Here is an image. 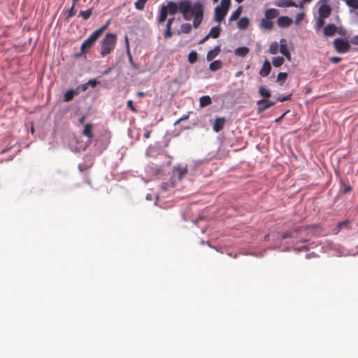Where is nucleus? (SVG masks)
Returning <instances> with one entry per match:
<instances>
[{
  "label": "nucleus",
  "instance_id": "obj_19",
  "mask_svg": "<svg viewBox=\"0 0 358 358\" xmlns=\"http://www.w3.org/2000/svg\"><path fill=\"white\" fill-rule=\"evenodd\" d=\"M212 103L211 99L209 96L206 95L200 97L199 99V105L201 108H204L210 105Z\"/></svg>",
  "mask_w": 358,
  "mask_h": 358
},
{
  "label": "nucleus",
  "instance_id": "obj_53",
  "mask_svg": "<svg viewBox=\"0 0 358 358\" xmlns=\"http://www.w3.org/2000/svg\"><path fill=\"white\" fill-rule=\"evenodd\" d=\"M85 116H84V115H83V116H82V117L79 119L78 122H79V123H80V124H83L85 122Z\"/></svg>",
  "mask_w": 358,
  "mask_h": 358
},
{
  "label": "nucleus",
  "instance_id": "obj_32",
  "mask_svg": "<svg viewBox=\"0 0 358 358\" xmlns=\"http://www.w3.org/2000/svg\"><path fill=\"white\" fill-rule=\"evenodd\" d=\"M279 50V45L277 42H273L269 47V52L272 55H275Z\"/></svg>",
  "mask_w": 358,
  "mask_h": 358
},
{
  "label": "nucleus",
  "instance_id": "obj_64",
  "mask_svg": "<svg viewBox=\"0 0 358 358\" xmlns=\"http://www.w3.org/2000/svg\"><path fill=\"white\" fill-rule=\"evenodd\" d=\"M343 31H339V34H343Z\"/></svg>",
  "mask_w": 358,
  "mask_h": 358
},
{
  "label": "nucleus",
  "instance_id": "obj_30",
  "mask_svg": "<svg viewBox=\"0 0 358 358\" xmlns=\"http://www.w3.org/2000/svg\"><path fill=\"white\" fill-rule=\"evenodd\" d=\"M350 8L358 10V0H343Z\"/></svg>",
  "mask_w": 358,
  "mask_h": 358
},
{
  "label": "nucleus",
  "instance_id": "obj_8",
  "mask_svg": "<svg viewBox=\"0 0 358 358\" xmlns=\"http://www.w3.org/2000/svg\"><path fill=\"white\" fill-rule=\"evenodd\" d=\"M292 19L287 16H281L277 20V24L280 27H287L292 24Z\"/></svg>",
  "mask_w": 358,
  "mask_h": 358
},
{
  "label": "nucleus",
  "instance_id": "obj_59",
  "mask_svg": "<svg viewBox=\"0 0 358 358\" xmlns=\"http://www.w3.org/2000/svg\"><path fill=\"white\" fill-rule=\"evenodd\" d=\"M110 71V69H108V70H106L105 72H104V74H106L108 73H109Z\"/></svg>",
  "mask_w": 358,
  "mask_h": 358
},
{
  "label": "nucleus",
  "instance_id": "obj_1",
  "mask_svg": "<svg viewBox=\"0 0 358 358\" xmlns=\"http://www.w3.org/2000/svg\"><path fill=\"white\" fill-rule=\"evenodd\" d=\"M180 12L185 20L193 18V27L197 29L203 18V6L197 1L192 4L189 0L181 1L179 3L169 1L166 5L162 6L158 17L159 24L165 22L168 15H174Z\"/></svg>",
  "mask_w": 358,
  "mask_h": 358
},
{
  "label": "nucleus",
  "instance_id": "obj_29",
  "mask_svg": "<svg viewBox=\"0 0 358 358\" xmlns=\"http://www.w3.org/2000/svg\"><path fill=\"white\" fill-rule=\"evenodd\" d=\"M92 13V9L89 8L86 10H80L79 15L81 16L84 20H87L90 17Z\"/></svg>",
  "mask_w": 358,
  "mask_h": 358
},
{
  "label": "nucleus",
  "instance_id": "obj_26",
  "mask_svg": "<svg viewBox=\"0 0 358 358\" xmlns=\"http://www.w3.org/2000/svg\"><path fill=\"white\" fill-rule=\"evenodd\" d=\"M192 30V25L190 23H184L181 24L180 29L178 31V34L183 33V34H188Z\"/></svg>",
  "mask_w": 358,
  "mask_h": 358
},
{
  "label": "nucleus",
  "instance_id": "obj_10",
  "mask_svg": "<svg viewBox=\"0 0 358 358\" xmlns=\"http://www.w3.org/2000/svg\"><path fill=\"white\" fill-rule=\"evenodd\" d=\"M221 48L220 46H215L213 50L208 51L206 55V59L210 62L213 60L220 52Z\"/></svg>",
  "mask_w": 358,
  "mask_h": 358
},
{
  "label": "nucleus",
  "instance_id": "obj_2",
  "mask_svg": "<svg viewBox=\"0 0 358 358\" xmlns=\"http://www.w3.org/2000/svg\"><path fill=\"white\" fill-rule=\"evenodd\" d=\"M108 24L109 22H107L106 24L94 31L86 40L83 41L80 48L82 53H86L90 50V49L94 45L96 41L107 28Z\"/></svg>",
  "mask_w": 358,
  "mask_h": 358
},
{
  "label": "nucleus",
  "instance_id": "obj_42",
  "mask_svg": "<svg viewBox=\"0 0 358 358\" xmlns=\"http://www.w3.org/2000/svg\"><path fill=\"white\" fill-rule=\"evenodd\" d=\"M303 17H304L303 13H299L296 16L295 23L299 24L303 19Z\"/></svg>",
  "mask_w": 358,
  "mask_h": 358
},
{
  "label": "nucleus",
  "instance_id": "obj_12",
  "mask_svg": "<svg viewBox=\"0 0 358 358\" xmlns=\"http://www.w3.org/2000/svg\"><path fill=\"white\" fill-rule=\"evenodd\" d=\"M337 27L334 24H329L324 28L323 33L326 36H331L336 32Z\"/></svg>",
  "mask_w": 358,
  "mask_h": 358
},
{
  "label": "nucleus",
  "instance_id": "obj_50",
  "mask_svg": "<svg viewBox=\"0 0 358 358\" xmlns=\"http://www.w3.org/2000/svg\"><path fill=\"white\" fill-rule=\"evenodd\" d=\"M352 189V187L350 186V185H348V186H345V189H344V193L345 194H347L349 192H350Z\"/></svg>",
  "mask_w": 358,
  "mask_h": 358
},
{
  "label": "nucleus",
  "instance_id": "obj_56",
  "mask_svg": "<svg viewBox=\"0 0 358 358\" xmlns=\"http://www.w3.org/2000/svg\"><path fill=\"white\" fill-rule=\"evenodd\" d=\"M286 113H283L280 117H279L278 118H277L275 120V122H279L282 120V119L284 117V116L285 115Z\"/></svg>",
  "mask_w": 358,
  "mask_h": 358
},
{
  "label": "nucleus",
  "instance_id": "obj_49",
  "mask_svg": "<svg viewBox=\"0 0 358 358\" xmlns=\"http://www.w3.org/2000/svg\"><path fill=\"white\" fill-rule=\"evenodd\" d=\"M210 38V36L208 35H206L204 38H203L199 42V44H203L204 43L208 38Z\"/></svg>",
  "mask_w": 358,
  "mask_h": 358
},
{
  "label": "nucleus",
  "instance_id": "obj_41",
  "mask_svg": "<svg viewBox=\"0 0 358 358\" xmlns=\"http://www.w3.org/2000/svg\"><path fill=\"white\" fill-rule=\"evenodd\" d=\"M291 96H292V94H289V95L284 96H279V97H278L277 101H280V102H284L286 101H289L291 99Z\"/></svg>",
  "mask_w": 358,
  "mask_h": 358
},
{
  "label": "nucleus",
  "instance_id": "obj_52",
  "mask_svg": "<svg viewBox=\"0 0 358 358\" xmlns=\"http://www.w3.org/2000/svg\"><path fill=\"white\" fill-rule=\"evenodd\" d=\"M174 20H175L174 17H171V18L168 19L166 24H169V25H172V24L173 23Z\"/></svg>",
  "mask_w": 358,
  "mask_h": 358
},
{
  "label": "nucleus",
  "instance_id": "obj_4",
  "mask_svg": "<svg viewBox=\"0 0 358 358\" xmlns=\"http://www.w3.org/2000/svg\"><path fill=\"white\" fill-rule=\"evenodd\" d=\"M334 45L336 51L340 53L347 52L350 48L349 42L343 38H336L334 41Z\"/></svg>",
  "mask_w": 358,
  "mask_h": 358
},
{
  "label": "nucleus",
  "instance_id": "obj_51",
  "mask_svg": "<svg viewBox=\"0 0 358 358\" xmlns=\"http://www.w3.org/2000/svg\"><path fill=\"white\" fill-rule=\"evenodd\" d=\"M283 55L287 58V59L288 61L290 62L292 60L291 54H290L289 52L288 53H286V54Z\"/></svg>",
  "mask_w": 358,
  "mask_h": 358
},
{
  "label": "nucleus",
  "instance_id": "obj_46",
  "mask_svg": "<svg viewBox=\"0 0 358 358\" xmlns=\"http://www.w3.org/2000/svg\"><path fill=\"white\" fill-rule=\"evenodd\" d=\"M189 118V114L182 115L180 119H178L176 122L175 124H178L181 121L187 120Z\"/></svg>",
  "mask_w": 358,
  "mask_h": 358
},
{
  "label": "nucleus",
  "instance_id": "obj_18",
  "mask_svg": "<svg viewBox=\"0 0 358 358\" xmlns=\"http://www.w3.org/2000/svg\"><path fill=\"white\" fill-rule=\"evenodd\" d=\"M77 94H78V92L77 90H69L64 94L63 100L65 102H69L73 99L74 96Z\"/></svg>",
  "mask_w": 358,
  "mask_h": 358
},
{
  "label": "nucleus",
  "instance_id": "obj_31",
  "mask_svg": "<svg viewBox=\"0 0 358 358\" xmlns=\"http://www.w3.org/2000/svg\"><path fill=\"white\" fill-rule=\"evenodd\" d=\"M287 78V73L284 72H280L278 74L277 81L280 83V85H282Z\"/></svg>",
  "mask_w": 358,
  "mask_h": 358
},
{
  "label": "nucleus",
  "instance_id": "obj_17",
  "mask_svg": "<svg viewBox=\"0 0 358 358\" xmlns=\"http://www.w3.org/2000/svg\"><path fill=\"white\" fill-rule=\"evenodd\" d=\"M250 20L248 17H241L237 22V27L239 29L244 30L249 26Z\"/></svg>",
  "mask_w": 358,
  "mask_h": 358
},
{
  "label": "nucleus",
  "instance_id": "obj_13",
  "mask_svg": "<svg viewBox=\"0 0 358 358\" xmlns=\"http://www.w3.org/2000/svg\"><path fill=\"white\" fill-rule=\"evenodd\" d=\"M271 70V64L268 60H266L264 62L262 68L259 71V74H260V76H262L263 77H266L270 73Z\"/></svg>",
  "mask_w": 358,
  "mask_h": 358
},
{
  "label": "nucleus",
  "instance_id": "obj_40",
  "mask_svg": "<svg viewBox=\"0 0 358 358\" xmlns=\"http://www.w3.org/2000/svg\"><path fill=\"white\" fill-rule=\"evenodd\" d=\"M296 231H297V229H294L293 231H286V232H284L281 235V237H282V239H286L287 238L293 237L292 233L295 232Z\"/></svg>",
  "mask_w": 358,
  "mask_h": 358
},
{
  "label": "nucleus",
  "instance_id": "obj_57",
  "mask_svg": "<svg viewBox=\"0 0 358 358\" xmlns=\"http://www.w3.org/2000/svg\"><path fill=\"white\" fill-rule=\"evenodd\" d=\"M311 1H312V0H302V1H301V2H300L299 6H300L301 8H302V7H303V3H309V2H310Z\"/></svg>",
  "mask_w": 358,
  "mask_h": 358
},
{
  "label": "nucleus",
  "instance_id": "obj_38",
  "mask_svg": "<svg viewBox=\"0 0 358 358\" xmlns=\"http://www.w3.org/2000/svg\"><path fill=\"white\" fill-rule=\"evenodd\" d=\"M348 220H345V221L338 222L337 224L336 229H335V230L336 231V232L338 233L343 227H346L348 225Z\"/></svg>",
  "mask_w": 358,
  "mask_h": 358
},
{
  "label": "nucleus",
  "instance_id": "obj_5",
  "mask_svg": "<svg viewBox=\"0 0 358 358\" xmlns=\"http://www.w3.org/2000/svg\"><path fill=\"white\" fill-rule=\"evenodd\" d=\"M257 104L258 105L257 113L260 114L266 109L273 106L275 104V102L269 101L267 99H263L259 100Z\"/></svg>",
  "mask_w": 358,
  "mask_h": 358
},
{
  "label": "nucleus",
  "instance_id": "obj_58",
  "mask_svg": "<svg viewBox=\"0 0 358 358\" xmlns=\"http://www.w3.org/2000/svg\"><path fill=\"white\" fill-rule=\"evenodd\" d=\"M136 95L139 97H143L145 96V93L143 92H137Z\"/></svg>",
  "mask_w": 358,
  "mask_h": 358
},
{
  "label": "nucleus",
  "instance_id": "obj_27",
  "mask_svg": "<svg viewBox=\"0 0 358 358\" xmlns=\"http://www.w3.org/2000/svg\"><path fill=\"white\" fill-rule=\"evenodd\" d=\"M241 12H242V8L241 6H239L235 11H234L232 13V14L231 15V16L229 17V21L232 22V21L237 20L239 17V16L241 15Z\"/></svg>",
  "mask_w": 358,
  "mask_h": 358
},
{
  "label": "nucleus",
  "instance_id": "obj_6",
  "mask_svg": "<svg viewBox=\"0 0 358 358\" xmlns=\"http://www.w3.org/2000/svg\"><path fill=\"white\" fill-rule=\"evenodd\" d=\"M228 10L220 8L219 6L215 7V15H214V20L217 22H221L224 20L225 16L227 15Z\"/></svg>",
  "mask_w": 358,
  "mask_h": 358
},
{
  "label": "nucleus",
  "instance_id": "obj_48",
  "mask_svg": "<svg viewBox=\"0 0 358 358\" xmlns=\"http://www.w3.org/2000/svg\"><path fill=\"white\" fill-rule=\"evenodd\" d=\"M351 43L358 45V36H355L351 38Z\"/></svg>",
  "mask_w": 358,
  "mask_h": 358
},
{
  "label": "nucleus",
  "instance_id": "obj_47",
  "mask_svg": "<svg viewBox=\"0 0 358 358\" xmlns=\"http://www.w3.org/2000/svg\"><path fill=\"white\" fill-rule=\"evenodd\" d=\"M129 62H130L131 64L132 65V66L134 69H138V66L134 63V60L132 59V57L131 56L130 54H129Z\"/></svg>",
  "mask_w": 358,
  "mask_h": 358
},
{
  "label": "nucleus",
  "instance_id": "obj_16",
  "mask_svg": "<svg viewBox=\"0 0 358 358\" xmlns=\"http://www.w3.org/2000/svg\"><path fill=\"white\" fill-rule=\"evenodd\" d=\"M279 7H298L299 6L292 0H280L276 4Z\"/></svg>",
  "mask_w": 358,
  "mask_h": 358
},
{
  "label": "nucleus",
  "instance_id": "obj_37",
  "mask_svg": "<svg viewBox=\"0 0 358 358\" xmlns=\"http://www.w3.org/2000/svg\"><path fill=\"white\" fill-rule=\"evenodd\" d=\"M76 10H75V6H72L71 8L68 10L67 16L66 17V20H69L71 17L76 15Z\"/></svg>",
  "mask_w": 358,
  "mask_h": 358
},
{
  "label": "nucleus",
  "instance_id": "obj_39",
  "mask_svg": "<svg viewBox=\"0 0 358 358\" xmlns=\"http://www.w3.org/2000/svg\"><path fill=\"white\" fill-rule=\"evenodd\" d=\"M324 19H325V17H322L320 16L318 17L317 22H316V25H317V29H320L324 26Z\"/></svg>",
  "mask_w": 358,
  "mask_h": 358
},
{
  "label": "nucleus",
  "instance_id": "obj_22",
  "mask_svg": "<svg viewBox=\"0 0 358 358\" xmlns=\"http://www.w3.org/2000/svg\"><path fill=\"white\" fill-rule=\"evenodd\" d=\"M279 50L282 55L289 52L287 45V41L285 38L280 41Z\"/></svg>",
  "mask_w": 358,
  "mask_h": 358
},
{
  "label": "nucleus",
  "instance_id": "obj_11",
  "mask_svg": "<svg viewBox=\"0 0 358 358\" xmlns=\"http://www.w3.org/2000/svg\"><path fill=\"white\" fill-rule=\"evenodd\" d=\"M93 124L88 123L86 124L84 127V129L83 130L82 134L85 136H87L90 140H92L93 138L92 129Z\"/></svg>",
  "mask_w": 358,
  "mask_h": 358
},
{
  "label": "nucleus",
  "instance_id": "obj_61",
  "mask_svg": "<svg viewBox=\"0 0 358 358\" xmlns=\"http://www.w3.org/2000/svg\"><path fill=\"white\" fill-rule=\"evenodd\" d=\"M235 1H236V2H238V3H241V2H243V0H235Z\"/></svg>",
  "mask_w": 358,
  "mask_h": 358
},
{
  "label": "nucleus",
  "instance_id": "obj_7",
  "mask_svg": "<svg viewBox=\"0 0 358 358\" xmlns=\"http://www.w3.org/2000/svg\"><path fill=\"white\" fill-rule=\"evenodd\" d=\"M318 14L320 17H328L331 14V8L327 4H322L318 9Z\"/></svg>",
  "mask_w": 358,
  "mask_h": 358
},
{
  "label": "nucleus",
  "instance_id": "obj_9",
  "mask_svg": "<svg viewBox=\"0 0 358 358\" xmlns=\"http://www.w3.org/2000/svg\"><path fill=\"white\" fill-rule=\"evenodd\" d=\"M225 118L224 117H217L215 120V122H214V124H213V130L215 131V132H219L220 131L223 127H224V125L225 124Z\"/></svg>",
  "mask_w": 358,
  "mask_h": 358
},
{
  "label": "nucleus",
  "instance_id": "obj_62",
  "mask_svg": "<svg viewBox=\"0 0 358 358\" xmlns=\"http://www.w3.org/2000/svg\"><path fill=\"white\" fill-rule=\"evenodd\" d=\"M214 3L218 2L219 0H212Z\"/></svg>",
  "mask_w": 358,
  "mask_h": 358
},
{
  "label": "nucleus",
  "instance_id": "obj_21",
  "mask_svg": "<svg viewBox=\"0 0 358 358\" xmlns=\"http://www.w3.org/2000/svg\"><path fill=\"white\" fill-rule=\"evenodd\" d=\"M175 172L178 178L181 180L187 173V169L186 166H178L175 169Z\"/></svg>",
  "mask_w": 358,
  "mask_h": 358
},
{
  "label": "nucleus",
  "instance_id": "obj_60",
  "mask_svg": "<svg viewBox=\"0 0 358 358\" xmlns=\"http://www.w3.org/2000/svg\"><path fill=\"white\" fill-rule=\"evenodd\" d=\"M31 134H34V129L33 126L31 127Z\"/></svg>",
  "mask_w": 358,
  "mask_h": 358
},
{
  "label": "nucleus",
  "instance_id": "obj_14",
  "mask_svg": "<svg viewBox=\"0 0 358 358\" xmlns=\"http://www.w3.org/2000/svg\"><path fill=\"white\" fill-rule=\"evenodd\" d=\"M273 22L266 17L263 18L260 22V27L263 29L269 31L273 29Z\"/></svg>",
  "mask_w": 358,
  "mask_h": 358
},
{
  "label": "nucleus",
  "instance_id": "obj_54",
  "mask_svg": "<svg viewBox=\"0 0 358 358\" xmlns=\"http://www.w3.org/2000/svg\"><path fill=\"white\" fill-rule=\"evenodd\" d=\"M150 134H151V131H147L145 134H144V136L145 138H149L150 136Z\"/></svg>",
  "mask_w": 358,
  "mask_h": 358
},
{
  "label": "nucleus",
  "instance_id": "obj_55",
  "mask_svg": "<svg viewBox=\"0 0 358 358\" xmlns=\"http://www.w3.org/2000/svg\"><path fill=\"white\" fill-rule=\"evenodd\" d=\"M88 86H89V85H88L87 83H85V84H84V85H83L81 86V87H82V90H83V91H85V90H87V89L88 88Z\"/></svg>",
  "mask_w": 358,
  "mask_h": 358
},
{
  "label": "nucleus",
  "instance_id": "obj_28",
  "mask_svg": "<svg viewBox=\"0 0 358 358\" xmlns=\"http://www.w3.org/2000/svg\"><path fill=\"white\" fill-rule=\"evenodd\" d=\"M285 62L282 57H275L273 58L272 64L275 67L281 66Z\"/></svg>",
  "mask_w": 358,
  "mask_h": 358
},
{
  "label": "nucleus",
  "instance_id": "obj_63",
  "mask_svg": "<svg viewBox=\"0 0 358 358\" xmlns=\"http://www.w3.org/2000/svg\"><path fill=\"white\" fill-rule=\"evenodd\" d=\"M343 31H339V34H343Z\"/></svg>",
  "mask_w": 358,
  "mask_h": 358
},
{
  "label": "nucleus",
  "instance_id": "obj_36",
  "mask_svg": "<svg viewBox=\"0 0 358 358\" xmlns=\"http://www.w3.org/2000/svg\"><path fill=\"white\" fill-rule=\"evenodd\" d=\"M230 4H231V0H221V4L219 7L224 8L227 10H229Z\"/></svg>",
  "mask_w": 358,
  "mask_h": 358
},
{
  "label": "nucleus",
  "instance_id": "obj_35",
  "mask_svg": "<svg viewBox=\"0 0 358 358\" xmlns=\"http://www.w3.org/2000/svg\"><path fill=\"white\" fill-rule=\"evenodd\" d=\"M173 33L171 31V25L167 24L166 26V30L164 34V37L165 38H169L172 36Z\"/></svg>",
  "mask_w": 358,
  "mask_h": 358
},
{
  "label": "nucleus",
  "instance_id": "obj_43",
  "mask_svg": "<svg viewBox=\"0 0 358 358\" xmlns=\"http://www.w3.org/2000/svg\"><path fill=\"white\" fill-rule=\"evenodd\" d=\"M127 106L129 108L131 109L133 112H137V109L134 106L133 101L131 100H128L127 102Z\"/></svg>",
  "mask_w": 358,
  "mask_h": 358
},
{
  "label": "nucleus",
  "instance_id": "obj_33",
  "mask_svg": "<svg viewBox=\"0 0 358 358\" xmlns=\"http://www.w3.org/2000/svg\"><path fill=\"white\" fill-rule=\"evenodd\" d=\"M197 59H198V55L196 51H192L189 52V54L188 55V62L190 64L195 63L196 62Z\"/></svg>",
  "mask_w": 358,
  "mask_h": 358
},
{
  "label": "nucleus",
  "instance_id": "obj_44",
  "mask_svg": "<svg viewBox=\"0 0 358 358\" xmlns=\"http://www.w3.org/2000/svg\"><path fill=\"white\" fill-rule=\"evenodd\" d=\"M329 60L334 64H337L341 61V58L338 57H332Z\"/></svg>",
  "mask_w": 358,
  "mask_h": 358
},
{
  "label": "nucleus",
  "instance_id": "obj_25",
  "mask_svg": "<svg viewBox=\"0 0 358 358\" xmlns=\"http://www.w3.org/2000/svg\"><path fill=\"white\" fill-rule=\"evenodd\" d=\"M259 93L260 94V95H262V96L268 99L271 96V92L270 91L268 90V89L264 86V85H262L259 87Z\"/></svg>",
  "mask_w": 358,
  "mask_h": 358
},
{
  "label": "nucleus",
  "instance_id": "obj_34",
  "mask_svg": "<svg viewBox=\"0 0 358 358\" xmlns=\"http://www.w3.org/2000/svg\"><path fill=\"white\" fill-rule=\"evenodd\" d=\"M148 0H137L134 5H135V8L137 9V10H143L145 7V5L146 3V2L148 1Z\"/></svg>",
  "mask_w": 358,
  "mask_h": 358
},
{
  "label": "nucleus",
  "instance_id": "obj_20",
  "mask_svg": "<svg viewBox=\"0 0 358 358\" xmlns=\"http://www.w3.org/2000/svg\"><path fill=\"white\" fill-rule=\"evenodd\" d=\"M249 51L250 50L247 47H239L235 50L234 53L236 56L243 57L248 54Z\"/></svg>",
  "mask_w": 358,
  "mask_h": 358
},
{
  "label": "nucleus",
  "instance_id": "obj_24",
  "mask_svg": "<svg viewBox=\"0 0 358 358\" xmlns=\"http://www.w3.org/2000/svg\"><path fill=\"white\" fill-rule=\"evenodd\" d=\"M222 67V62L220 60L213 61L210 64L209 69L212 71H216Z\"/></svg>",
  "mask_w": 358,
  "mask_h": 358
},
{
  "label": "nucleus",
  "instance_id": "obj_3",
  "mask_svg": "<svg viewBox=\"0 0 358 358\" xmlns=\"http://www.w3.org/2000/svg\"><path fill=\"white\" fill-rule=\"evenodd\" d=\"M116 43V35L108 33L101 41V54L103 57L110 53L115 48Z\"/></svg>",
  "mask_w": 358,
  "mask_h": 358
},
{
  "label": "nucleus",
  "instance_id": "obj_45",
  "mask_svg": "<svg viewBox=\"0 0 358 358\" xmlns=\"http://www.w3.org/2000/svg\"><path fill=\"white\" fill-rule=\"evenodd\" d=\"M99 83L96 81V79H93V80H90L88 82H87V84L88 85H90L92 86V87H94L96 86V85L98 84Z\"/></svg>",
  "mask_w": 358,
  "mask_h": 358
},
{
  "label": "nucleus",
  "instance_id": "obj_23",
  "mask_svg": "<svg viewBox=\"0 0 358 358\" xmlns=\"http://www.w3.org/2000/svg\"><path fill=\"white\" fill-rule=\"evenodd\" d=\"M220 30H221V29H220V26L213 27L211 28V29L208 34V36H210V38L211 37L213 38H217L220 36Z\"/></svg>",
  "mask_w": 358,
  "mask_h": 358
},
{
  "label": "nucleus",
  "instance_id": "obj_15",
  "mask_svg": "<svg viewBox=\"0 0 358 358\" xmlns=\"http://www.w3.org/2000/svg\"><path fill=\"white\" fill-rule=\"evenodd\" d=\"M279 15V10L276 8H269L265 11V17L272 20Z\"/></svg>",
  "mask_w": 358,
  "mask_h": 358
}]
</instances>
